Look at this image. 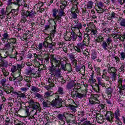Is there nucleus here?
<instances>
[{
  "label": "nucleus",
  "mask_w": 125,
  "mask_h": 125,
  "mask_svg": "<svg viewBox=\"0 0 125 125\" xmlns=\"http://www.w3.org/2000/svg\"><path fill=\"white\" fill-rule=\"evenodd\" d=\"M33 56L35 59H38L42 61V64L47 65L49 63L50 57L47 54H44V56L42 57L41 54L33 53Z\"/></svg>",
  "instance_id": "423d86ee"
},
{
  "label": "nucleus",
  "mask_w": 125,
  "mask_h": 125,
  "mask_svg": "<svg viewBox=\"0 0 125 125\" xmlns=\"http://www.w3.org/2000/svg\"><path fill=\"white\" fill-rule=\"evenodd\" d=\"M30 109H31V107H30V106L25 107V115H26L27 117H29V120H31L32 119H35V116H30L31 113H30Z\"/></svg>",
  "instance_id": "cd10ccee"
},
{
  "label": "nucleus",
  "mask_w": 125,
  "mask_h": 125,
  "mask_svg": "<svg viewBox=\"0 0 125 125\" xmlns=\"http://www.w3.org/2000/svg\"><path fill=\"white\" fill-rule=\"evenodd\" d=\"M108 68L107 71L111 76L112 81H116L117 80V69L114 67H111L110 64L107 65Z\"/></svg>",
  "instance_id": "1a4fd4ad"
},
{
  "label": "nucleus",
  "mask_w": 125,
  "mask_h": 125,
  "mask_svg": "<svg viewBox=\"0 0 125 125\" xmlns=\"http://www.w3.org/2000/svg\"><path fill=\"white\" fill-rule=\"evenodd\" d=\"M71 94L72 98L74 99H76V98L82 99V98L85 97V93H82V87L80 86H75Z\"/></svg>",
  "instance_id": "39448f33"
},
{
  "label": "nucleus",
  "mask_w": 125,
  "mask_h": 125,
  "mask_svg": "<svg viewBox=\"0 0 125 125\" xmlns=\"http://www.w3.org/2000/svg\"><path fill=\"white\" fill-rule=\"evenodd\" d=\"M107 73H108V70L104 68L103 70V75H102L101 79H105L106 82H109V81H110V77L107 76Z\"/></svg>",
  "instance_id": "5701e85b"
},
{
  "label": "nucleus",
  "mask_w": 125,
  "mask_h": 125,
  "mask_svg": "<svg viewBox=\"0 0 125 125\" xmlns=\"http://www.w3.org/2000/svg\"><path fill=\"white\" fill-rule=\"evenodd\" d=\"M99 98V94H91L90 97L89 98V103L91 105H95V104H99L100 101L98 100Z\"/></svg>",
  "instance_id": "9b49d317"
},
{
  "label": "nucleus",
  "mask_w": 125,
  "mask_h": 125,
  "mask_svg": "<svg viewBox=\"0 0 125 125\" xmlns=\"http://www.w3.org/2000/svg\"><path fill=\"white\" fill-rule=\"evenodd\" d=\"M97 58V52L95 50H93L91 54V59L92 60H95Z\"/></svg>",
  "instance_id": "f704fd0d"
},
{
  "label": "nucleus",
  "mask_w": 125,
  "mask_h": 125,
  "mask_svg": "<svg viewBox=\"0 0 125 125\" xmlns=\"http://www.w3.org/2000/svg\"><path fill=\"white\" fill-rule=\"evenodd\" d=\"M2 72L3 73V75L4 77H7V76H8L9 75V72L6 70H5V69H2Z\"/></svg>",
  "instance_id": "774afa93"
},
{
  "label": "nucleus",
  "mask_w": 125,
  "mask_h": 125,
  "mask_svg": "<svg viewBox=\"0 0 125 125\" xmlns=\"http://www.w3.org/2000/svg\"><path fill=\"white\" fill-rule=\"evenodd\" d=\"M29 37H34V34H33V32L31 31L24 30L23 36L21 37V41H23V42H25V41H27Z\"/></svg>",
  "instance_id": "dca6fc26"
},
{
  "label": "nucleus",
  "mask_w": 125,
  "mask_h": 125,
  "mask_svg": "<svg viewBox=\"0 0 125 125\" xmlns=\"http://www.w3.org/2000/svg\"><path fill=\"white\" fill-rule=\"evenodd\" d=\"M15 125H25V124L22 123L21 121H20L18 120L15 121L14 123Z\"/></svg>",
  "instance_id": "338daca9"
},
{
  "label": "nucleus",
  "mask_w": 125,
  "mask_h": 125,
  "mask_svg": "<svg viewBox=\"0 0 125 125\" xmlns=\"http://www.w3.org/2000/svg\"><path fill=\"white\" fill-rule=\"evenodd\" d=\"M86 44V43H85L84 41H83L80 43H77V46H78V47H80L81 49H83V48H84V47Z\"/></svg>",
  "instance_id": "de8ad7c7"
},
{
  "label": "nucleus",
  "mask_w": 125,
  "mask_h": 125,
  "mask_svg": "<svg viewBox=\"0 0 125 125\" xmlns=\"http://www.w3.org/2000/svg\"><path fill=\"white\" fill-rule=\"evenodd\" d=\"M58 15L56 17L53 18H49L47 20L48 24L47 25H45V30L48 31L49 29H52L51 31V36H54L56 34V29L57 28V21H60L62 19Z\"/></svg>",
  "instance_id": "7ed1b4c3"
},
{
  "label": "nucleus",
  "mask_w": 125,
  "mask_h": 125,
  "mask_svg": "<svg viewBox=\"0 0 125 125\" xmlns=\"http://www.w3.org/2000/svg\"><path fill=\"white\" fill-rule=\"evenodd\" d=\"M5 83H6V79L4 78L1 80L0 81V84H1L2 86H3V87L7 85V84H5Z\"/></svg>",
  "instance_id": "052dcab7"
},
{
  "label": "nucleus",
  "mask_w": 125,
  "mask_h": 125,
  "mask_svg": "<svg viewBox=\"0 0 125 125\" xmlns=\"http://www.w3.org/2000/svg\"><path fill=\"white\" fill-rule=\"evenodd\" d=\"M118 21H119L120 26L125 28V19H123L122 18L120 17L118 19Z\"/></svg>",
  "instance_id": "ea45409f"
},
{
  "label": "nucleus",
  "mask_w": 125,
  "mask_h": 125,
  "mask_svg": "<svg viewBox=\"0 0 125 125\" xmlns=\"http://www.w3.org/2000/svg\"><path fill=\"white\" fill-rule=\"evenodd\" d=\"M76 113H67L66 115L68 116L66 118V124L68 125H73V124L77 123V121H76Z\"/></svg>",
  "instance_id": "9d476101"
},
{
  "label": "nucleus",
  "mask_w": 125,
  "mask_h": 125,
  "mask_svg": "<svg viewBox=\"0 0 125 125\" xmlns=\"http://www.w3.org/2000/svg\"><path fill=\"white\" fill-rule=\"evenodd\" d=\"M113 36V39L115 42H121V41H120V39H121V35H120L119 34H115Z\"/></svg>",
  "instance_id": "37998d69"
},
{
  "label": "nucleus",
  "mask_w": 125,
  "mask_h": 125,
  "mask_svg": "<svg viewBox=\"0 0 125 125\" xmlns=\"http://www.w3.org/2000/svg\"><path fill=\"white\" fill-rule=\"evenodd\" d=\"M115 17H116V13L112 11L110 16L108 17V20H112V19H115Z\"/></svg>",
  "instance_id": "864d4df0"
},
{
  "label": "nucleus",
  "mask_w": 125,
  "mask_h": 125,
  "mask_svg": "<svg viewBox=\"0 0 125 125\" xmlns=\"http://www.w3.org/2000/svg\"><path fill=\"white\" fill-rule=\"evenodd\" d=\"M50 34H47V37L44 39L43 42V46L47 48H52V44H51V42H52V38L51 37L55 36V34L51 35V31L50 32Z\"/></svg>",
  "instance_id": "0eeeda50"
},
{
  "label": "nucleus",
  "mask_w": 125,
  "mask_h": 125,
  "mask_svg": "<svg viewBox=\"0 0 125 125\" xmlns=\"http://www.w3.org/2000/svg\"><path fill=\"white\" fill-rule=\"evenodd\" d=\"M70 12L71 13H73L74 12H76V13H79L80 11L78 9V5L75 4L73 6H72V8H71Z\"/></svg>",
  "instance_id": "4c0bfd02"
},
{
  "label": "nucleus",
  "mask_w": 125,
  "mask_h": 125,
  "mask_svg": "<svg viewBox=\"0 0 125 125\" xmlns=\"http://www.w3.org/2000/svg\"><path fill=\"white\" fill-rule=\"evenodd\" d=\"M16 1H14L13 2L12 0H7V5L10 8H12V5L14 4L15 5H19V2L21 1V0H15Z\"/></svg>",
  "instance_id": "412c9836"
},
{
  "label": "nucleus",
  "mask_w": 125,
  "mask_h": 125,
  "mask_svg": "<svg viewBox=\"0 0 125 125\" xmlns=\"http://www.w3.org/2000/svg\"><path fill=\"white\" fill-rule=\"evenodd\" d=\"M92 5H93V2L92 1H89L87 4V8H92Z\"/></svg>",
  "instance_id": "69168bd1"
},
{
  "label": "nucleus",
  "mask_w": 125,
  "mask_h": 125,
  "mask_svg": "<svg viewBox=\"0 0 125 125\" xmlns=\"http://www.w3.org/2000/svg\"><path fill=\"white\" fill-rule=\"evenodd\" d=\"M21 22L25 23L27 21L28 17H32L34 14L33 12H30L28 10H26L24 8L22 9L21 12Z\"/></svg>",
  "instance_id": "6e6552de"
},
{
  "label": "nucleus",
  "mask_w": 125,
  "mask_h": 125,
  "mask_svg": "<svg viewBox=\"0 0 125 125\" xmlns=\"http://www.w3.org/2000/svg\"><path fill=\"white\" fill-rule=\"evenodd\" d=\"M60 69H61V71L62 70H63V71H65L66 70V63H64V62H61V67L60 68Z\"/></svg>",
  "instance_id": "680f3d73"
},
{
  "label": "nucleus",
  "mask_w": 125,
  "mask_h": 125,
  "mask_svg": "<svg viewBox=\"0 0 125 125\" xmlns=\"http://www.w3.org/2000/svg\"><path fill=\"white\" fill-rule=\"evenodd\" d=\"M74 22L76 24L74 25L73 27L74 29H77V30H81V29H83V25L81 22L78 21H75Z\"/></svg>",
  "instance_id": "a878e982"
},
{
  "label": "nucleus",
  "mask_w": 125,
  "mask_h": 125,
  "mask_svg": "<svg viewBox=\"0 0 125 125\" xmlns=\"http://www.w3.org/2000/svg\"><path fill=\"white\" fill-rule=\"evenodd\" d=\"M104 118L107 122L113 123L114 121V113L111 111H107L104 115Z\"/></svg>",
  "instance_id": "f3484780"
},
{
  "label": "nucleus",
  "mask_w": 125,
  "mask_h": 125,
  "mask_svg": "<svg viewBox=\"0 0 125 125\" xmlns=\"http://www.w3.org/2000/svg\"><path fill=\"white\" fill-rule=\"evenodd\" d=\"M83 38L84 40H83V42H85V43H86L87 44H88V43H89V42H90V37L89 36L88 34L84 33Z\"/></svg>",
  "instance_id": "c85d7f7f"
},
{
  "label": "nucleus",
  "mask_w": 125,
  "mask_h": 125,
  "mask_svg": "<svg viewBox=\"0 0 125 125\" xmlns=\"http://www.w3.org/2000/svg\"><path fill=\"white\" fill-rule=\"evenodd\" d=\"M33 71H34V70H29L27 71V74L28 76H30L31 78L36 75V73L34 72Z\"/></svg>",
  "instance_id": "5fc2aeb1"
},
{
  "label": "nucleus",
  "mask_w": 125,
  "mask_h": 125,
  "mask_svg": "<svg viewBox=\"0 0 125 125\" xmlns=\"http://www.w3.org/2000/svg\"><path fill=\"white\" fill-rule=\"evenodd\" d=\"M2 88L3 90H4L6 94H10V93L13 94V92H14V88L11 86L10 84H7L6 86H5V87Z\"/></svg>",
  "instance_id": "6ab92c4d"
},
{
  "label": "nucleus",
  "mask_w": 125,
  "mask_h": 125,
  "mask_svg": "<svg viewBox=\"0 0 125 125\" xmlns=\"http://www.w3.org/2000/svg\"><path fill=\"white\" fill-rule=\"evenodd\" d=\"M2 36L1 41L4 44V48L8 51L5 52V54L9 58H16V56L18 55V52L15 50L16 46L15 45L16 44L17 39L14 38H9V35L5 32L2 35ZM14 51V54H9V52L13 53Z\"/></svg>",
  "instance_id": "f257e3e1"
},
{
  "label": "nucleus",
  "mask_w": 125,
  "mask_h": 125,
  "mask_svg": "<svg viewBox=\"0 0 125 125\" xmlns=\"http://www.w3.org/2000/svg\"><path fill=\"white\" fill-rule=\"evenodd\" d=\"M0 12V18H1V19L4 18V17H5V15H6V12L5 11V10H4V8H2Z\"/></svg>",
  "instance_id": "c03bdc74"
},
{
  "label": "nucleus",
  "mask_w": 125,
  "mask_h": 125,
  "mask_svg": "<svg viewBox=\"0 0 125 125\" xmlns=\"http://www.w3.org/2000/svg\"><path fill=\"white\" fill-rule=\"evenodd\" d=\"M96 116L98 123L102 124L103 122V116H101V114L96 113Z\"/></svg>",
  "instance_id": "473e14b6"
},
{
  "label": "nucleus",
  "mask_w": 125,
  "mask_h": 125,
  "mask_svg": "<svg viewBox=\"0 0 125 125\" xmlns=\"http://www.w3.org/2000/svg\"><path fill=\"white\" fill-rule=\"evenodd\" d=\"M83 33L79 31V32L77 33L76 41L79 42H81L83 41Z\"/></svg>",
  "instance_id": "2f4dec72"
},
{
  "label": "nucleus",
  "mask_w": 125,
  "mask_h": 125,
  "mask_svg": "<svg viewBox=\"0 0 125 125\" xmlns=\"http://www.w3.org/2000/svg\"><path fill=\"white\" fill-rule=\"evenodd\" d=\"M25 67V62H22L21 63L17 64V69L18 70V76L21 75V71L22 69Z\"/></svg>",
  "instance_id": "4be33fe9"
},
{
  "label": "nucleus",
  "mask_w": 125,
  "mask_h": 125,
  "mask_svg": "<svg viewBox=\"0 0 125 125\" xmlns=\"http://www.w3.org/2000/svg\"><path fill=\"white\" fill-rule=\"evenodd\" d=\"M51 64H54V65H56V64H58L59 62V60H58L56 58L54 57V55H52L51 57Z\"/></svg>",
  "instance_id": "58836bf2"
},
{
  "label": "nucleus",
  "mask_w": 125,
  "mask_h": 125,
  "mask_svg": "<svg viewBox=\"0 0 125 125\" xmlns=\"http://www.w3.org/2000/svg\"><path fill=\"white\" fill-rule=\"evenodd\" d=\"M35 97L40 100V102H42V104L44 108H48L50 106V105L51 106V102L49 101V99L51 97V93L49 91L45 92L44 96L38 93H35Z\"/></svg>",
  "instance_id": "20e7f679"
},
{
  "label": "nucleus",
  "mask_w": 125,
  "mask_h": 125,
  "mask_svg": "<svg viewBox=\"0 0 125 125\" xmlns=\"http://www.w3.org/2000/svg\"><path fill=\"white\" fill-rule=\"evenodd\" d=\"M41 105L39 103L35 102L31 106L30 108H32L33 110H38L40 107Z\"/></svg>",
  "instance_id": "79ce46f5"
},
{
  "label": "nucleus",
  "mask_w": 125,
  "mask_h": 125,
  "mask_svg": "<svg viewBox=\"0 0 125 125\" xmlns=\"http://www.w3.org/2000/svg\"><path fill=\"white\" fill-rule=\"evenodd\" d=\"M76 84V83L74 81H72L67 84L66 88L67 89H72L73 87H75Z\"/></svg>",
  "instance_id": "c756f323"
},
{
  "label": "nucleus",
  "mask_w": 125,
  "mask_h": 125,
  "mask_svg": "<svg viewBox=\"0 0 125 125\" xmlns=\"http://www.w3.org/2000/svg\"><path fill=\"white\" fill-rule=\"evenodd\" d=\"M67 114H68V113L66 112L63 113V114H59L57 116L58 119L60 121H61V122H65V121H64V119H65L66 121V119H67V117H66V116H67Z\"/></svg>",
  "instance_id": "393cba45"
},
{
  "label": "nucleus",
  "mask_w": 125,
  "mask_h": 125,
  "mask_svg": "<svg viewBox=\"0 0 125 125\" xmlns=\"http://www.w3.org/2000/svg\"><path fill=\"white\" fill-rule=\"evenodd\" d=\"M64 9L63 8H60L58 11V16H60V17H62V16H65L66 15V14H65V12H64Z\"/></svg>",
  "instance_id": "49530a36"
},
{
  "label": "nucleus",
  "mask_w": 125,
  "mask_h": 125,
  "mask_svg": "<svg viewBox=\"0 0 125 125\" xmlns=\"http://www.w3.org/2000/svg\"><path fill=\"white\" fill-rule=\"evenodd\" d=\"M11 71L12 72L11 75H18V70H17V67L15 65H12L11 68Z\"/></svg>",
  "instance_id": "7c9ffc66"
},
{
  "label": "nucleus",
  "mask_w": 125,
  "mask_h": 125,
  "mask_svg": "<svg viewBox=\"0 0 125 125\" xmlns=\"http://www.w3.org/2000/svg\"><path fill=\"white\" fill-rule=\"evenodd\" d=\"M97 42H101L104 41V38L101 35L98 36L97 38L95 40Z\"/></svg>",
  "instance_id": "6e6d98bb"
},
{
  "label": "nucleus",
  "mask_w": 125,
  "mask_h": 125,
  "mask_svg": "<svg viewBox=\"0 0 125 125\" xmlns=\"http://www.w3.org/2000/svg\"><path fill=\"white\" fill-rule=\"evenodd\" d=\"M49 72H50L51 74H53V73L55 71L56 68L55 65H54L53 63H51V65H49Z\"/></svg>",
  "instance_id": "e433bc0d"
},
{
  "label": "nucleus",
  "mask_w": 125,
  "mask_h": 125,
  "mask_svg": "<svg viewBox=\"0 0 125 125\" xmlns=\"http://www.w3.org/2000/svg\"><path fill=\"white\" fill-rule=\"evenodd\" d=\"M59 10L57 9H53L52 10L53 14L52 16L55 18L57 16V12H58Z\"/></svg>",
  "instance_id": "e2e57ef3"
},
{
  "label": "nucleus",
  "mask_w": 125,
  "mask_h": 125,
  "mask_svg": "<svg viewBox=\"0 0 125 125\" xmlns=\"http://www.w3.org/2000/svg\"><path fill=\"white\" fill-rule=\"evenodd\" d=\"M16 60L17 61H21V60H23V57L21 55V54H18L16 57Z\"/></svg>",
  "instance_id": "bf43d9fd"
},
{
  "label": "nucleus",
  "mask_w": 125,
  "mask_h": 125,
  "mask_svg": "<svg viewBox=\"0 0 125 125\" xmlns=\"http://www.w3.org/2000/svg\"><path fill=\"white\" fill-rule=\"evenodd\" d=\"M42 47H43V44L42 43H40L38 46H36V50L38 51H42Z\"/></svg>",
  "instance_id": "3c124183"
},
{
  "label": "nucleus",
  "mask_w": 125,
  "mask_h": 125,
  "mask_svg": "<svg viewBox=\"0 0 125 125\" xmlns=\"http://www.w3.org/2000/svg\"><path fill=\"white\" fill-rule=\"evenodd\" d=\"M65 94L66 92L65 91V90H64V88L61 86H59L57 92L55 94H53V96H55V97L59 98L60 97H63Z\"/></svg>",
  "instance_id": "4468645a"
},
{
  "label": "nucleus",
  "mask_w": 125,
  "mask_h": 125,
  "mask_svg": "<svg viewBox=\"0 0 125 125\" xmlns=\"http://www.w3.org/2000/svg\"><path fill=\"white\" fill-rule=\"evenodd\" d=\"M77 34L75 32H73L70 35L71 40H72L73 42H76L77 41Z\"/></svg>",
  "instance_id": "a18cd8bd"
},
{
  "label": "nucleus",
  "mask_w": 125,
  "mask_h": 125,
  "mask_svg": "<svg viewBox=\"0 0 125 125\" xmlns=\"http://www.w3.org/2000/svg\"><path fill=\"white\" fill-rule=\"evenodd\" d=\"M35 101L32 99H31V97H28V101H27V103L29 104V107L30 108L32 106V105L35 103Z\"/></svg>",
  "instance_id": "603ef678"
},
{
  "label": "nucleus",
  "mask_w": 125,
  "mask_h": 125,
  "mask_svg": "<svg viewBox=\"0 0 125 125\" xmlns=\"http://www.w3.org/2000/svg\"><path fill=\"white\" fill-rule=\"evenodd\" d=\"M120 42H125V31L121 34Z\"/></svg>",
  "instance_id": "13d9d810"
},
{
  "label": "nucleus",
  "mask_w": 125,
  "mask_h": 125,
  "mask_svg": "<svg viewBox=\"0 0 125 125\" xmlns=\"http://www.w3.org/2000/svg\"><path fill=\"white\" fill-rule=\"evenodd\" d=\"M62 99L61 98L55 97V100L51 102L52 107H56V108H61L62 107Z\"/></svg>",
  "instance_id": "ddd939ff"
},
{
  "label": "nucleus",
  "mask_w": 125,
  "mask_h": 125,
  "mask_svg": "<svg viewBox=\"0 0 125 125\" xmlns=\"http://www.w3.org/2000/svg\"><path fill=\"white\" fill-rule=\"evenodd\" d=\"M65 71H67L68 73H72L73 72V68H72V64H71L69 62H67L66 61H65Z\"/></svg>",
  "instance_id": "b1692460"
},
{
  "label": "nucleus",
  "mask_w": 125,
  "mask_h": 125,
  "mask_svg": "<svg viewBox=\"0 0 125 125\" xmlns=\"http://www.w3.org/2000/svg\"><path fill=\"white\" fill-rule=\"evenodd\" d=\"M83 55L85 56V57H87V59L90 57V54H89V52L87 51H84L83 52Z\"/></svg>",
  "instance_id": "0e129e2a"
},
{
  "label": "nucleus",
  "mask_w": 125,
  "mask_h": 125,
  "mask_svg": "<svg viewBox=\"0 0 125 125\" xmlns=\"http://www.w3.org/2000/svg\"><path fill=\"white\" fill-rule=\"evenodd\" d=\"M103 7H104L103 2L99 1L95 3V8L98 13H103L105 11Z\"/></svg>",
  "instance_id": "2eb2a0df"
},
{
  "label": "nucleus",
  "mask_w": 125,
  "mask_h": 125,
  "mask_svg": "<svg viewBox=\"0 0 125 125\" xmlns=\"http://www.w3.org/2000/svg\"><path fill=\"white\" fill-rule=\"evenodd\" d=\"M68 107L70 111V113H72V114H76V112H77V109L76 108H78V105L76 106L69 104Z\"/></svg>",
  "instance_id": "bb28decb"
},
{
  "label": "nucleus",
  "mask_w": 125,
  "mask_h": 125,
  "mask_svg": "<svg viewBox=\"0 0 125 125\" xmlns=\"http://www.w3.org/2000/svg\"><path fill=\"white\" fill-rule=\"evenodd\" d=\"M55 75L56 77H57V78H59V77H61V68H58L57 70H55Z\"/></svg>",
  "instance_id": "8fccbe9b"
},
{
  "label": "nucleus",
  "mask_w": 125,
  "mask_h": 125,
  "mask_svg": "<svg viewBox=\"0 0 125 125\" xmlns=\"http://www.w3.org/2000/svg\"><path fill=\"white\" fill-rule=\"evenodd\" d=\"M1 51H2V49L0 48V66L1 67H5V68H7L8 66H12V63H8L7 61L4 60L5 57L1 56V54L0 53Z\"/></svg>",
  "instance_id": "f8f14e48"
},
{
  "label": "nucleus",
  "mask_w": 125,
  "mask_h": 125,
  "mask_svg": "<svg viewBox=\"0 0 125 125\" xmlns=\"http://www.w3.org/2000/svg\"><path fill=\"white\" fill-rule=\"evenodd\" d=\"M119 87V93L121 95H123L124 92H125V84H122L120 85H118Z\"/></svg>",
  "instance_id": "c9c22d12"
},
{
  "label": "nucleus",
  "mask_w": 125,
  "mask_h": 125,
  "mask_svg": "<svg viewBox=\"0 0 125 125\" xmlns=\"http://www.w3.org/2000/svg\"><path fill=\"white\" fill-rule=\"evenodd\" d=\"M108 45H109V44H108L107 42L105 41H104L103 43L102 44V46L104 50H107V47H108Z\"/></svg>",
  "instance_id": "4d7b16f0"
},
{
  "label": "nucleus",
  "mask_w": 125,
  "mask_h": 125,
  "mask_svg": "<svg viewBox=\"0 0 125 125\" xmlns=\"http://www.w3.org/2000/svg\"><path fill=\"white\" fill-rule=\"evenodd\" d=\"M61 4L60 6V8L65 9L66 8V6L68 5V2L66 1V0H61Z\"/></svg>",
  "instance_id": "72a5a7b5"
},
{
  "label": "nucleus",
  "mask_w": 125,
  "mask_h": 125,
  "mask_svg": "<svg viewBox=\"0 0 125 125\" xmlns=\"http://www.w3.org/2000/svg\"><path fill=\"white\" fill-rule=\"evenodd\" d=\"M75 67V71L76 72H81V69H83L84 70L85 69V66L83 65L82 67H81L80 65H77L76 66H74Z\"/></svg>",
  "instance_id": "09e8293b"
},
{
  "label": "nucleus",
  "mask_w": 125,
  "mask_h": 125,
  "mask_svg": "<svg viewBox=\"0 0 125 125\" xmlns=\"http://www.w3.org/2000/svg\"><path fill=\"white\" fill-rule=\"evenodd\" d=\"M95 72H96V74L97 75V76H101V68H100V67H96V66H94V67Z\"/></svg>",
  "instance_id": "a19ab883"
},
{
  "label": "nucleus",
  "mask_w": 125,
  "mask_h": 125,
  "mask_svg": "<svg viewBox=\"0 0 125 125\" xmlns=\"http://www.w3.org/2000/svg\"><path fill=\"white\" fill-rule=\"evenodd\" d=\"M85 31V32H87V34H88L89 36H91V38H93L94 37H96V36H97V29H96V28H88L86 27Z\"/></svg>",
  "instance_id": "a211bd4d"
},
{
  "label": "nucleus",
  "mask_w": 125,
  "mask_h": 125,
  "mask_svg": "<svg viewBox=\"0 0 125 125\" xmlns=\"http://www.w3.org/2000/svg\"><path fill=\"white\" fill-rule=\"evenodd\" d=\"M97 81L98 83H95V85L92 86L93 91L94 92H96L97 93H99V91H100V85L102 87H105L106 89L105 92L108 97V98H111L112 97V93H113V89L112 88L108 87L107 88L106 87V84L104 82H102V79L101 77H98L97 78Z\"/></svg>",
  "instance_id": "f03ea898"
},
{
  "label": "nucleus",
  "mask_w": 125,
  "mask_h": 125,
  "mask_svg": "<svg viewBox=\"0 0 125 125\" xmlns=\"http://www.w3.org/2000/svg\"><path fill=\"white\" fill-rule=\"evenodd\" d=\"M95 78V75H94V71L92 70L91 74L90 75L89 77L88 83L90 84H91V86H94L95 85V83H96V80L94 79Z\"/></svg>",
  "instance_id": "aec40b11"
}]
</instances>
